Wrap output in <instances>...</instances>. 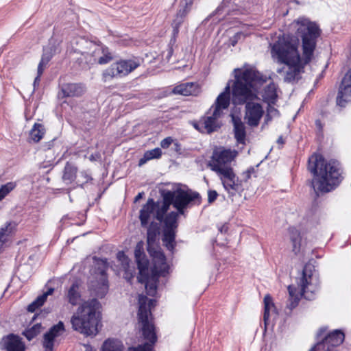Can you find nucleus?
Listing matches in <instances>:
<instances>
[{
  "mask_svg": "<svg viewBox=\"0 0 351 351\" xmlns=\"http://www.w3.org/2000/svg\"><path fill=\"white\" fill-rule=\"evenodd\" d=\"M293 25L296 29L298 36L302 39V58L298 51L297 42L289 36H279L278 40L271 45V57L278 62L285 65L282 69H278V73L285 72L284 80L287 82H292L299 79L304 66L309 63L313 58L317 39L321 33L317 24L307 19H299L293 22Z\"/></svg>",
  "mask_w": 351,
  "mask_h": 351,
  "instance_id": "1",
  "label": "nucleus"
},
{
  "mask_svg": "<svg viewBox=\"0 0 351 351\" xmlns=\"http://www.w3.org/2000/svg\"><path fill=\"white\" fill-rule=\"evenodd\" d=\"M236 80L232 86V101L234 105L245 104L244 119L248 125L256 127L260 123L264 110L257 99V86L261 80L259 73L253 69H235Z\"/></svg>",
  "mask_w": 351,
  "mask_h": 351,
  "instance_id": "2",
  "label": "nucleus"
},
{
  "mask_svg": "<svg viewBox=\"0 0 351 351\" xmlns=\"http://www.w3.org/2000/svg\"><path fill=\"white\" fill-rule=\"evenodd\" d=\"M155 303L154 300H148L145 295L138 296V324L141 326L143 337L147 342L137 347L130 348L128 351H153V346L157 341V337L152 323L151 307L154 306ZM100 351H124V346L118 339H108L103 343Z\"/></svg>",
  "mask_w": 351,
  "mask_h": 351,
  "instance_id": "3",
  "label": "nucleus"
},
{
  "mask_svg": "<svg viewBox=\"0 0 351 351\" xmlns=\"http://www.w3.org/2000/svg\"><path fill=\"white\" fill-rule=\"evenodd\" d=\"M308 169L314 176L311 184L316 193L329 192L341 181L339 164L334 160L326 162L320 154L309 158Z\"/></svg>",
  "mask_w": 351,
  "mask_h": 351,
  "instance_id": "4",
  "label": "nucleus"
},
{
  "mask_svg": "<svg viewBox=\"0 0 351 351\" xmlns=\"http://www.w3.org/2000/svg\"><path fill=\"white\" fill-rule=\"evenodd\" d=\"M298 286L300 288V292L293 285L288 287L289 298L287 302L286 308L289 311V313L298 305L302 296H304L306 300H313L319 290V281L311 265L304 266Z\"/></svg>",
  "mask_w": 351,
  "mask_h": 351,
  "instance_id": "5",
  "label": "nucleus"
},
{
  "mask_svg": "<svg viewBox=\"0 0 351 351\" xmlns=\"http://www.w3.org/2000/svg\"><path fill=\"white\" fill-rule=\"evenodd\" d=\"M99 306V303L96 299L83 302L71 317L73 329L86 336L96 335L99 322L96 313Z\"/></svg>",
  "mask_w": 351,
  "mask_h": 351,
  "instance_id": "6",
  "label": "nucleus"
},
{
  "mask_svg": "<svg viewBox=\"0 0 351 351\" xmlns=\"http://www.w3.org/2000/svg\"><path fill=\"white\" fill-rule=\"evenodd\" d=\"M230 102V86L228 84L224 90L218 95L215 104L209 110L208 115L204 119V127L208 133L213 132L220 127L218 119L223 114V110L228 108Z\"/></svg>",
  "mask_w": 351,
  "mask_h": 351,
  "instance_id": "7",
  "label": "nucleus"
},
{
  "mask_svg": "<svg viewBox=\"0 0 351 351\" xmlns=\"http://www.w3.org/2000/svg\"><path fill=\"white\" fill-rule=\"evenodd\" d=\"M154 267L152 269L153 276L151 279L147 276L148 269L146 270L143 276V282L138 280L141 283L145 284V289L148 295H154L156 292L157 278L160 276H165L168 273L169 266L166 263V258L162 252H155L153 254Z\"/></svg>",
  "mask_w": 351,
  "mask_h": 351,
  "instance_id": "8",
  "label": "nucleus"
},
{
  "mask_svg": "<svg viewBox=\"0 0 351 351\" xmlns=\"http://www.w3.org/2000/svg\"><path fill=\"white\" fill-rule=\"evenodd\" d=\"M168 210V206L162 202H155L148 199L140 210L139 219L142 227H147L149 224L157 219L160 223L163 221L164 215Z\"/></svg>",
  "mask_w": 351,
  "mask_h": 351,
  "instance_id": "9",
  "label": "nucleus"
},
{
  "mask_svg": "<svg viewBox=\"0 0 351 351\" xmlns=\"http://www.w3.org/2000/svg\"><path fill=\"white\" fill-rule=\"evenodd\" d=\"M199 194L190 191L178 189L173 191H167L164 194L163 203H166L169 208L170 204L177 209L180 215H183L184 209L193 200L198 198Z\"/></svg>",
  "mask_w": 351,
  "mask_h": 351,
  "instance_id": "10",
  "label": "nucleus"
},
{
  "mask_svg": "<svg viewBox=\"0 0 351 351\" xmlns=\"http://www.w3.org/2000/svg\"><path fill=\"white\" fill-rule=\"evenodd\" d=\"M237 152L235 150L219 148L213 152L212 158L208 166L215 172H222L223 170L232 169L229 163L236 157Z\"/></svg>",
  "mask_w": 351,
  "mask_h": 351,
  "instance_id": "11",
  "label": "nucleus"
},
{
  "mask_svg": "<svg viewBox=\"0 0 351 351\" xmlns=\"http://www.w3.org/2000/svg\"><path fill=\"white\" fill-rule=\"evenodd\" d=\"M88 51L82 52L85 56L87 62L94 64L98 62L100 64H105L109 62L112 57L108 49L100 45L92 42H86Z\"/></svg>",
  "mask_w": 351,
  "mask_h": 351,
  "instance_id": "12",
  "label": "nucleus"
},
{
  "mask_svg": "<svg viewBox=\"0 0 351 351\" xmlns=\"http://www.w3.org/2000/svg\"><path fill=\"white\" fill-rule=\"evenodd\" d=\"M139 65L138 60H121L112 64L110 68L105 70L103 77L105 81L113 77H121L133 71Z\"/></svg>",
  "mask_w": 351,
  "mask_h": 351,
  "instance_id": "13",
  "label": "nucleus"
},
{
  "mask_svg": "<svg viewBox=\"0 0 351 351\" xmlns=\"http://www.w3.org/2000/svg\"><path fill=\"white\" fill-rule=\"evenodd\" d=\"M98 273H95V282L91 281L90 289L95 292L97 296L103 298L108 290V282L106 271L108 268L106 260L100 259L97 262Z\"/></svg>",
  "mask_w": 351,
  "mask_h": 351,
  "instance_id": "14",
  "label": "nucleus"
},
{
  "mask_svg": "<svg viewBox=\"0 0 351 351\" xmlns=\"http://www.w3.org/2000/svg\"><path fill=\"white\" fill-rule=\"evenodd\" d=\"M180 215L178 211L171 212L164 219L165 229L162 242L166 247L172 251L175 246L176 229L178 226V217Z\"/></svg>",
  "mask_w": 351,
  "mask_h": 351,
  "instance_id": "15",
  "label": "nucleus"
},
{
  "mask_svg": "<svg viewBox=\"0 0 351 351\" xmlns=\"http://www.w3.org/2000/svg\"><path fill=\"white\" fill-rule=\"evenodd\" d=\"M225 191L230 197H233L241 190V181L236 176L232 169L223 170L217 173Z\"/></svg>",
  "mask_w": 351,
  "mask_h": 351,
  "instance_id": "16",
  "label": "nucleus"
},
{
  "mask_svg": "<svg viewBox=\"0 0 351 351\" xmlns=\"http://www.w3.org/2000/svg\"><path fill=\"white\" fill-rule=\"evenodd\" d=\"M350 101H351V69L343 77L337 97V103L340 106H345Z\"/></svg>",
  "mask_w": 351,
  "mask_h": 351,
  "instance_id": "17",
  "label": "nucleus"
},
{
  "mask_svg": "<svg viewBox=\"0 0 351 351\" xmlns=\"http://www.w3.org/2000/svg\"><path fill=\"white\" fill-rule=\"evenodd\" d=\"M64 330V324L62 322L60 321L44 335L43 346L45 348V351H53L56 338L62 335Z\"/></svg>",
  "mask_w": 351,
  "mask_h": 351,
  "instance_id": "18",
  "label": "nucleus"
},
{
  "mask_svg": "<svg viewBox=\"0 0 351 351\" xmlns=\"http://www.w3.org/2000/svg\"><path fill=\"white\" fill-rule=\"evenodd\" d=\"M345 335L341 330H335L329 332L320 343L322 347H330L335 349L336 347L340 346L344 341Z\"/></svg>",
  "mask_w": 351,
  "mask_h": 351,
  "instance_id": "19",
  "label": "nucleus"
},
{
  "mask_svg": "<svg viewBox=\"0 0 351 351\" xmlns=\"http://www.w3.org/2000/svg\"><path fill=\"white\" fill-rule=\"evenodd\" d=\"M85 92V87L82 84L68 83L61 86L58 93L60 97H80Z\"/></svg>",
  "mask_w": 351,
  "mask_h": 351,
  "instance_id": "20",
  "label": "nucleus"
},
{
  "mask_svg": "<svg viewBox=\"0 0 351 351\" xmlns=\"http://www.w3.org/2000/svg\"><path fill=\"white\" fill-rule=\"evenodd\" d=\"M134 256L139 270V280L143 282L142 276L148 269V261L145 258L143 251V243L142 241L136 244L134 250Z\"/></svg>",
  "mask_w": 351,
  "mask_h": 351,
  "instance_id": "21",
  "label": "nucleus"
},
{
  "mask_svg": "<svg viewBox=\"0 0 351 351\" xmlns=\"http://www.w3.org/2000/svg\"><path fill=\"white\" fill-rule=\"evenodd\" d=\"M231 117L234 125V137L239 143L244 144L246 136L245 125L240 117L234 114H232Z\"/></svg>",
  "mask_w": 351,
  "mask_h": 351,
  "instance_id": "22",
  "label": "nucleus"
},
{
  "mask_svg": "<svg viewBox=\"0 0 351 351\" xmlns=\"http://www.w3.org/2000/svg\"><path fill=\"white\" fill-rule=\"evenodd\" d=\"M199 86L192 82H187L176 86L173 90L175 94L184 96L197 95L199 94Z\"/></svg>",
  "mask_w": 351,
  "mask_h": 351,
  "instance_id": "23",
  "label": "nucleus"
},
{
  "mask_svg": "<svg viewBox=\"0 0 351 351\" xmlns=\"http://www.w3.org/2000/svg\"><path fill=\"white\" fill-rule=\"evenodd\" d=\"M147 241L148 245V251L149 254L153 257V254L155 252H161L160 250H152L151 246L155 243L156 237L159 234V226L158 223L155 222H152L151 224L147 226Z\"/></svg>",
  "mask_w": 351,
  "mask_h": 351,
  "instance_id": "24",
  "label": "nucleus"
},
{
  "mask_svg": "<svg viewBox=\"0 0 351 351\" xmlns=\"http://www.w3.org/2000/svg\"><path fill=\"white\" fill-rule=\"evenodd\" d=\"M264 315L263 319L265 324L267 325L269 322L270 314L275 315V317L278 315L276 306L273 302V300L269 295H266L264 298Z\"/></svg>",
  "mask_w": 351,
  "mask_h": 351,
  "instance_id": "25",
  "label": "nucleus"
},
{
  "mask_svg": "<svg viewBox=\"0 0 351 351\" xmlns=\"http://www.w3.org/2000/svg\"><path fill=\"white\" fill-rule=\"evenodd\" d=\"M5 344L8 351H25V346L17 336L13 335L8 336Z\"/></svg>",
  "mask_w": 351,
  "mask_h": 351,
  "instance_id": "26",
  "label": "nucleus"
},
{
  "mask_svg": "<svg viewBox=\"0 0 351 351\" xmlns=\"http://www.w3.org/2000/svg\"><path fill=\"white\" fill-rule=\"evenodd\" d=\"M290 241L292 243V251L295 254H298L301 247V234L298 229L291 227L289 229Z\"/></svg>",
  "mask_w": 351,
  "mask_h": 351,
  "instance_id": "27",
  "label": "nucleus"
},
{
  "mask_svg": "<svg viewBox=\"0 0 351 351\" xmlns=\"http://www.w3.org/2000/svg\"><path fill=\"white\" fill-rule=\"evenodd\" d=\"M81 295L79 291V285L77 282H74L68 290L66 294L67 300L71 304L75 306L78 304Z\"/></svg>",
  "mask_w": 351,
  "mask_h": 351,
  "instance_id": "28",
  "label": "nucleus"
},
{
  "mask_svg": "<svg viewBox=\"0 0 351 351\" xmlns=\"http://www.w3.org/2000/svg\"><path fill=\"white\" fill-rule=\"evenodd\" d=\"M277 97L276 86L274 83H271L264 89L263 100L267 104H275Z\"/></svg>",
  "mask_w": 351,
  "mask_h": 351,
  "instance_id": "29",
  "label": "nucleus"
},
{
  "mask_svg": "<svg viewBox=\"0 0 351 351\" xmlns=\"http://www.w3.org/2000/svg\"><path fill=\"white\" fill-rule=\"evenodd\" d=\"M54 291L53 288H49L46 292L38 296L34 302H32L27 307L29 312H34L37 308L41 306L49 295H52Z\"/></svg>",
  "mask_w": 351,
  "mask_h": 351,
  "instance_id": "30",
  "label": "nucleus"
},
{
  "mask_svg": "<svg viewBox=\"0 0 351 351\" xmlns=\"http://www.w3.org/2000/svg\"><path fill=\"white\" fill-rule=\"evenodd\" d=\"M77 168L70 163H66L64 169L62 180L65 184H71L75 178Z\"/></svg>",
  "mask_w": 351,
  "mask_h": 351,
  "instance_id": "31",
  "label": "nucleus"
},
{
  "mask_svg": "<svg viewBox=\"0 0 351 351\" xmlns=\"http://www.w3.org/2000/svg\"><path fill=\"white\" fill-rule=\"evenodd\" d=\"M45 134V128L40 123H35L29 132V137L35 143L40 141Z\"/></svg>",
  "mask_w": 351,
  "mask_h": 351,
  "instance_id": "32",
  "label": "nucleus"
},
{
  "mask_svg": "<svg viewBox=\"0 0 351 351\" xmlns=\"http://www.w3.org/2000/svg\"><path fill=\"white\" fill-rule=\"evenodd\" d=\"M162 155V151L160 148H155L147 151L142 158L139 160L138 165L142 166L145 164L148 160L159 158Z\"/></svg>",
  "mask_w": 351,
  "mask_h": 351,
  "instance_id": "33",
  "label": "nucleus"
},
{
  "mask_svg": "<svg viewBox=\"0 0 351 351\" xmlns=\"http://www.w3.org/2000/svg\"><path fill=\"white\" fill-rule=\"evenodd\" d=\"M17 224L14 221L7 222L0 229V238L5 239V241H8V237L12 235L16 228Z\"/></svg>",
  "mask_w": 351,
  "mask_h": 351,
  "instance_id": "34",
  "label": "nucleus"
},
{
  "mask_svg": "<svg viewBox=\"0 0 351 351\" xmlns=\"http://www.w3.org/2000/svg\"><path fill=\"white\" fill-rule=\"evenodd\" d=\"M194 0H182L180 3V8L178 11V14L186 17L191 9V6Z\"/></svg>",
  "mask_w": 351,
  "mask_h": 351,
  "instance_id": "35",
  "label": "nucleus"
},
{
  "mask_svg": "<svg viewBox=\"0 0 351 351\" xmlns=\"http://www.w3.org/2000/svg\"><path fill=\"white\" fill-rule=\"evenodd\" d=\"M194 0H182L180 3V8L178 11V14L186 17L191 9V6Z\"/></svg>",
  "mask_w": 351,
  "mask_h": 351,
  "instance_id": "36",
  "label": "nucleus"
},
{
  "mask_svg": "<svg viewBox=\"0 0 351 351\" xmlns=\"http://www.w3.org/2000/svg\"><path fill=\"white\" fill-rule=\"evenodd\" d=\"M16 186V183L13 182H10L2 185L0 188V201L13 191Z\"/></svg>",
  "mask_w": 351,
  "mask_h": 351,
  "instance_id": "37",
  "label": "nucleus"
},
{
  "mask_svg": "<svg viewBox=\"0 0 351 351\" xmlns=\"http://www.w3.org/2000/svg\"><path fill=\"white\" fill-rule=\"evenodd\" d=\"M184 19L185 17L178 14V13L176 14V16L172 23V27L173 28L174 34H177L178 33L179 27L184 22Z\"/></svg>",
  "mask_w": 351,
  "mask_h": 351,
  "instance_id": "38",
  "label": "nucleus"
},
{
  "mask_svg": "<svg viewBox=\"0 0 351 351\" xmlns=\"http://www.w3.org/2000/svg\"><path fill=\"white\" fill-rule=\"evenodd\" d=\"M274 104H268V107L267 109L266 121L271 120V119L274 117H276L278 114V110L272 106Z\"/></svg>",
  "mask_w": 351,
  "mask_h": 351,
  "instance_id": "39",
  "label": "nucleus"
},
{
  "mask_svg": "<svg viewBox=\"0 0 351 351\" xmlns=\"http://www.w3.org/2000/svg\"><path fill=\"white\" fill-rule=\"evenodd\" d=\"M50 60V57L49 56H46L45 55H43L41 60L38 66V73L39 75H42L43 73V71L45 68L46 67L47 64H48L49 61Z\"/></svg>",
  "mask_w": 351,
  "mask_h": 351,
  "instance_id": "40",
  "label": "nucleus"
},
{
  "mask_svg": "<svg viewBox=\"0 0 351 351\" xmlns=\"http://www.w3.org/2000/svg\"><path fill=\"white\" fill-rule=\"evenodd\" d=\"M117 257L120 262H121L124 269H127L129 265L128 258L125 256L123 252H119L117 254Z\"/></svg>",
  "mask_w": 351,
  "mask_h": 351,
  "instance_id": "41",
  "label": "nucleus"
},
{
  "mask_svg": "<svg viewBox=\"0 0 351 351\" xmlns=\"http://www.w3.org/2000/svg\"><path fill=\"white\" fill-rule=\"evenodd\" d=\"M90 179V177L87 172L82 171L78 176V182L81 184L86 183Z\"/></svg>",
  "mask_w": 351,
  "mask_h": 351,
  "instance_id": "42",
  "label": "nucleus"
},
{
  "mask_svg": "<svg viewBox=\"0 0 351 351\" xmlns=\"http://www.w3.org/2000/svg\"><path fill=\"white\" fill-rule=\"evenodd\" d=\"M218 193L215 190H209L208 191V201L209 203H213L217 199Z\"/></svg>",
  "mask_w": 351,
  "mask_h": 351,
  "instance_id": "43",
  "label": "nucleus"
},
{
  "mask_svg": "<svg viewBox=\"0 0 351 351\" xmlns=\"http://www.w3.org/2000/svg\"><path fill=\"white\" fill-rule=\"evenodd\" d=\"M173 143V138L171 137H167L161 141L160 146L163 149L168 148L170 145Z\"/></svg>",
  "mask_w": 351,
  "mask_h": 351,
  "instance_id": "44",
  "label": "nucleus"
},
{
  "mask_svg": "<svg viewBox=\"0 0 351 351\" xmlns=\"http://www.w3.org/2000/svg\"><path fill=\"white\" fill-rule=\"evenodd\" d=\"M24 335L28 340H31L33 338H34L38 334L36 333V332H34L31 329H28L25 330Z\"/></svg>",
  "mask_w": 351,
  "mask_h": 351,
  "instance_id": "45",
  "label": "nucleus"
},
{
  "mask_svg": "<svg viewBox=\"0 0 351 351\" xmlns=\"http://www.w3.org/2000/svg\"><path fill=\"white\" fill-rule=\"evenodd\" d=\"M327 327H321L318 330H317V340H319L325 333L327 331Z\"/></svg>",
  "mask_w": 351,
  "mask_h": 351,
  "instance_id": "46",
  "label": "nucleus"
},
{
  "mask_svg": "<svg viewBox=\"0 0 351 351\" xmlns=\"http://www.w3.org/2000/svg\"><path fill=\"white\" fill-rule=\"evenodd\" d=\"M30 329L34 332H36L37 334H39L41 329V324H36L34 325Z\"/></svg>",
  "mask_w": 351,
  "mask_h": 351,
  "instance_id": "47",
  "label": "nucleus"
},
{
  "mask_svg": "<svg viewBox=\"0 0 351 351\" xmlns=\"http://www.w3.org/2000/svg\"><path fill=\"white\" fill-rule=\"evenodd\" d=\"M322 346L320 341H318L315 345H314L308 351H317Z\"/></svg>",
  "mask_w": 351,
  "mask_h": 351,
  "instance_id": "48",
  "label": "nucleus"
},
{
  "mask_svg": "<svg viewBox=\"0 0 351 351\" xmlns=\"http://www.w3.org/2000/svg\"><path fill=\"white\" fill-rule=\"evenodd\" d=\"M41 75H39V73L37 72V76L36 77L34 82V86L35 87L36 84H38L40 82V77Z\"/></svg>",
  "mask_w": 351,
  "mask_h": 351,
  "instance_id": "49",
  "label": "nucleus"
},
{
  "mask_svg": "<svg viewBox=\"0 0 351 351\" xmlns=\"http://www.w3.org/2000/svg\"><path fill=\"white\" fill-rule=\"evenodd\" d=\"M6 241H5V239L0 238V252H1L2 249L3 248V245Z\"/></svg>",
  "mask_w": 351,
  "mask_h": 351,
  "instance_id": "50",
  "label": "nucleus"
},
{
  "mask_svg": "<svg viewBox=\"0 0 351 351\" xmlns=\"http://www.w3.org/2000/svg\"><path fill=\"white\" fill-rule=\"evenodd\" d=\"M277 143L279 145H283L285 143V141L282 136H279L277 140Z\"/></svg>",
  "mask_w": 351,
  "mask_h": 351,
  "instance_id": "51",
  "label": "nucleus"
},
{
  "mask_svg": "<svg viewBox=\"0 0 351 351\" xmlns=\"http://www.w3.org/2000/svg\"><path fill=\"white\" fill-rule=\"evenodd\" d=\"M99 158V155L98 154H96V155H90V157H89V160H91V161H94V160H96L97 158Z\"/></svg>",
  "mask_w": 351,
  "mask_h": 351,
  "instance_id": "52",
  "label": "nucleus"
},
{
  "mask_svg": "<svg viewBox=\"0 0 351 351\" xmlns=\"http://www.w3.org/2000/svg\"><path fill=\"white\" fill-rule=\"evenodd\" d=\"M322 349H323V351H337L336 349H334V348H332L330 347H327V348L322 347Z\"/></svg>",
  "mask_w": 351,
  "mask_h": 351,
  "instance_id": "53",
  "label": "nucleus"
},
{
  "mask_svg": "<svg viewBox=\"0 0 351 351\" xmlns=\"http://www.w3.org/2000/svg\"><path fill=\"white\" fill-rule=\"evenodd\" d=\"M143 193H140L135 197V202L138 201L140 199L142 198Z\"/></svg>",
  "mask_w": 351,
  "mask_h": 351,
  "instance_id": "54",
  "label": "nucleus"
},
{
  "mask_svg": "<svg viewBox=\"0 0 351 351\" xmlns=\"http://www.w3.org/2000/svg\"><path fill=\"white\" fill-rule=\"evenodd\" d=\"M315 123H316V125H317V127L321 130V129H322V126H321V122H320V121L317 120V121H316V122H315Z\"/></svg>",
  "mask_w": 351,
  "mask_h": 351,
  "instance_id": "55",
  "label": "nucleus"
},
{
  "mask_svg": "<svg viewBox=\"0 0 351 351\" xmlns=\"http://www.w3.org/2000/svg\"><path fill=\"white\" fill-rule=\"evenodd\" d=\"M241 36V34H237V35L235 36V37H239Z\"/></svg>",
  "mask_w": 351,
  "mask_h": 351,
  "instance_id": "56",
  "label": "nucleus"
},
{
  "mask_svg": "<svg viewBox=\"0 0 351 351\" xmlns=\"http://www.w3.org/2000/svg\"><path fill=\"white\" fill-rule=\"evenodd\" d=\"M235 43H236V41H233V42H232V45H235Z\"/></svg>",
  "mask_w": 351,
  "mask_h": 351,
  "instance_id": "57",
  "label": "nucleus"
}]
</instances>
